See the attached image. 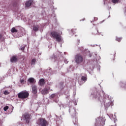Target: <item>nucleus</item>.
Wrapping results in <instances>:
<instances>
[{"mask_svg":"<svg viewBox=\"0 0 126 126\" xmlns=\"http://www.w3.org/2000/svg\"><path fill=\"white\" fill-rule=\"evenodd\" d=\"M50 35L52 38L56 39L57 42H60L62 41V36L60 35L59 32L55 31L52 32L50 33Z\"/></svg>","mask_w":126,"mask_h":126,"instance_id":"nucleus-1","label":"nucleus"},{"mask_svg":"<svg viewBox=\"0 0 126 126\" xmlns=\"http://www.w3.org/2000/svg\"><path fill=\"white\" fill-rule=\"evenodd\" d=\"M13 6H16V3H15V4L13 5Z\"/></svg>","mask_w":126,"mask_h":126,"instance_id":"nucleus-29","label":"nucleus"},{"mask_svg":"<svg viewBox=\"0 0 126 126\" xmlns=\"http://www.w3.org/2000/svg\"><path fill=\"white\" fill-rule=\"evenodd\" d=\"M74 30H75H75H76V29H73L71 30L72 32H73V33L74 34V33H76V32H73Z\"/></svg>","mask_w":126,"mask_h":126,"instance_id":"nucleus-25","label":"nucleus"},{"mask_svg":"<svg viewBox=\"0 0 126 126\" xmlns=\"http://www.w3.org/2000/svg\"><path fill=\"white\" fill-rule=\"evenodd\" d=\"M39 85L40 86H44L45 85V79H40L39 80Z\"/></svg>","mask_w":126,"mask_h":126,"instance_id":"nucleus-10","label":"nucleus"},{"mask_svg":"<svg viewBox=\"0 0 126 126\" xmlns=\"http://www.w3.org/2000/svg\"><path fill=\"white\" fill-rule=\"evenodd\" d=\"M73 123L74 126H78V119L76 118H75L73 120Z\"/></svg>","mask_w":126,"mask_h":126,"instance_id":"nucleus-12","label":"nucleus"},{"mask_svg":"<svg viewBox=\"0 0 126 126\" xmlns=\"http://www.w3.org/2000/svg\"><path fill=\"white\" fill-rule=\"evenodd\" d=\"M35 63H36V59H32L31 61L32 65L35 64Z\"/></svg>","mask_w":126,"mask_h":126,"instance_id":"nucleus-18","label":"nucleus"},{"mask_svg":"<svg viewBox=\"0 0 126 126\" xmlns=\"http://www.w3.org/2000/svg\"><path fill=\"white\" fill-rule=\"evenodd\" d=\"M25 47H26V46L25 45H23L22 46V47L21 48L20 50L24 52V50H25Z\"/></svg>","mask_w":126,"mask_h":126,"instance_id":"nucleus-20","label":"nucleus"},{"mask_svg":"<svg viewBox=\"0 0 126 126\" xmlns=\"http://www.w3.org/2000/svg\"><path fill=\"white\" fill-rule=\"evenodd\" d=\"M3 94L4 95H8V94H9V92H8L7 91H5L3 93Z\"/></svg>","mask_w":126,"mask_h":126,"instance_id":"nucleus-22","label":"nucleus"},{"mask_svg":"<svg viewBox=\"0 0 126 126\" xmlns=\"http://www.w3.org/2000/svg\"><path fill=\"white\" fill-rule=\"evenodd\" d=\"M104 105L105 107H106V108H108L111 106V102H108L107 103L105 104Z\"/></svg>","mask_w":126,"mask_h":126,"instance_id":"nucleus-21","label":"nucleus"},{"mask_svg":"<svg viewBox=\"0 0 126 126\" xmlns=\"http://www.w3.org/2000/svg\"><path fill=\"white\" fill-rule=\"evenodd\" d=\"M20 82L22 84H24V80L23 79L20 80Z\"/></svg>","mask_w":126,"mask_h":126,"instance_id":"nucleus-24","label":"nucleus"},{"mask_svg":"<svg viewBox=\"0 0 126 126\" xmlns=\"http://www.w3.org/2000/svg\"><path fill=\"white\" fill-rule=\"evenodd\" d=\"M75 62L76 63H81L83 62V57L80 54H77L75 56Z\"/></svg>","mask_w":126,"mask_h":126,"instance_id":"nucleus-4","label":"nucleus"},{"mask_svg":"<svg viewBox=\"0 0 126 126\" xmlns=\"http://www.w3.org/2000/svg\"><path fill=\"white\" fill-rule=\"evenodd\" d=\"M31 115L29 113H25L23 115V119L25 121H26V124H29L30 122V117Z\"/></svg>","mask_w":126,"mask_h":126,"instance_id":"nucleus-5","label":"nucleus"},{"mask_svg":"<svg viewBox=\"0 0 126 126\" xmlns=\"http://www.w3.org/2000/svg\"><path fill=\"white\" fill-rule=\"evenodd\" d=\"M33 1L32 0H28L27 1L25 4H26V6L27 7H29L30 6H31V5H32V4H33Z\"/></svg>","mask_w":126,"mask_h":126,"instance_id":"nucleus-8","label":"nucleus"},{"mask_svg":"<svg viewBox=\"0 0 126 126\" xmlns=\"http://www.w3.org/2000/svg\"><path fill=\"white\" fill-rule=\"evenodd\" d=\"M112 3H119L120 2V0H111Z\"/></svg>","mask_w":126,"mask_h":126,"instance_id":"nucleus-17","label":"nucleus"},{"mask_svg":"<svg viewBox=\"0 0 126 126\" xmlns=\"http://www.w3.org/2000/svg\"><path fill=\"white\" fill-rule=\"evenodd\" d=\"M12 33H17L18 32V30L15 29V28L13 27L11 29Z\"/></svg>","mask_w":126,"mask_h":126,"instance_id":"nucleus-16","label":"nucleus"},{"mask_svg":"<svg viewBox=\"0 0 126 126\" xmlns=\"http://www.w3.org/2000/svg\"><path fill=\"white\" fill-rule=\"evenodd\" d=\"M10 62L11 63H16L18 62V58L17 56H13L10 58Z\"/></svg>","mask_w":126,"mask_h":126,"instance_id":"nucleus-7","label":"nucleus"},{"mask_svg":"<svg viewBox=\"0 0 126 126\" xmlns=\"http://www.w3.org/2000/svg\"><path fill=\"white\" fill-rule=\"evenodd\" d=\"M56 97L55 94H53L50 96V99H54Z\"/></svg>","mask_w":126,"mask_h":126,"instance_id":"nucleus-19","label":"nucleus"},{"mask_svg":"<svg viewBox=\"0 0 126 126\" xmlns=\"http://www.w3.org/2000/svg\"><path fill=\"white\" fill-rule=\"evenodd\" d=\"M9 107L8 106H6L4 107L3 110L4 111H7L8 110Z\"/></svg>","mask_w":126,"mask_h":126,"instance_id":"nucleus-23","label":"nucleus"},{"mask_svg":"<svg viewBox=\"0 0 126 126\" xmlns=\"http://www.w3.org/2000/svg\"><path fill=\"white\" fill-rule=\"evenodd\" d=\"M29 97V93L27 91H22L18 94V97L19 99H26Z\"/></svg>","mask_w":126,"mask_h":126,"instance_id":"nucleus-2","label":"nucleus"},{"mask_svg":"<svg viewBox=\"0 0 126 126\" xmlns=\"http://www.w3.org/2000/svg\"><path fill=\"white\" fill-rule=\"evenodd\" d=\"M36 124L37 125L41 126H47L48 125V121H47V120H45L44 118H39L36 121Z\"/></svg>","mask_w":126,"mask_h":126,"instance_id":"nucleus-3","label":"nucleus"},{"mask_svg":"<svg viewBox=\"0 0 126 126\" xmlns=\"http://www.w3.org/2000/svg\"><path fill=\"white\" fill-rule=\"evenodd\" d=\"M39 28H40V27L39 26V25L34 26L33 27V31L37 32V31H39Z\"/></svg>","mask_w":126,"mask_h":126,"instance_id":"nucleus-13","label":"nucleus"},{"mask_svg":"<svg viewBox=\"0 0 126 126\" xmlns=\"http://www.w3.org/2000/svg\"><path fill=\"white\" fill-rule=\"evenodd\" d=\"M32 91L33 94H34L35 95V94H37V87L36 86H33L32 87Z\"/></svg>","mask_w":126,"mask_h":126,"instance_id":"nucleus-9","label":"nucleus"},{"mask_svg":"<svg viewBox=\"0 0 126 126\" xmlns=\"http://www.w3.org/2000/svg\"><path fill=\"white\" fill-rule=\"evenodd\" d=\"M82 81H86L87 80V76L85 75V76H83L81 77Z\"/></svg>","mask_w":126,"mask_h":126,"instance_id":"nucleus-15","label":"nucleus"},{"mask_svg":"<svg viewBox=\"0 0 126 126\" xmlns=\"http://www.w3.org/2000/svg\"><path fill=\"white\" fill-rule=\"evenodd\" d=\"M41 94L43 95H46V94H48V89H44L43 90H42L41 91Z\"/></svg>","mask_w":126,"mask_h":126,"instance_id":"nucleus-14","label":"nucleus"},{"mask_svg":"<svg viewBox=\"0 0 126 126\" xmlns=\"http://www.w3.org/2000/svg\"><path fill=\"white\" fill-rule=\"evenodd\" d=\"M28 82H30V83L32 84V83H35L36 82V81L35 80V79L33 78H30L28 80Z\"/></svg>","mask_w":126,"mask_h":126,"instance_id":"nucleus-11","label":"nucleus"},{"mask_svg":"<svg viewBox=\"0 0 126 126\" xmlns=\"http://www.w3.org/2000/svg\"><path fill=\"white\" fill-rule=\"evenodd\" d=\"M94 97L95 99H98V100H99V101L101 100V98H102V96H101L100 93L99 92H97V91L94 92Z\"/></svg>","mask_w":126,"mask_h":126,"instance_id":"nucleus-6","label":"nucleus"},{"mask_svg":"<svg viewBox=\"0 0 126 126\" xmlns=\"http://www.w3.org/2000/svg\"><path fill=\"white\" fill-rule=\"evenodd\" d=\"M1 38V35L0 34V39Z\"/></svg>","mask_w":126,"mask_h":126,"instance_id":"nucleus-30","label":"nucleus"},{"mask_svg":"<svg viewBox=\"0 0 126 126\" xmlns=\"http://www.w3.org/2000/svg\"><path fill=\"white\" fill-rule=\"evenodd\" d=\"M96 20H98V18H94V21H96Z\"/></svg>","mask_w":126,"mask_h":126,"instance_id":"nucleus-28","label":"nucleus"},{"mask_svg":"<svg viewBox=\"0 0 126 126\" xmlns=\"http://www.w3.org/2000/svg\"><path fill=\"white\" fill-rule=\"evenodd\" d=\"M121 39L120 38H117V41H118V42H121Z\"/></svg>","mask_w":126,"mask_h":126,"instance_id":"nucleus-26","label":"nucleus"},{"mask_svg":"<svg viewBox=\"0 0 126 126\" xmlns=\"http://www.w3.org/2000/svg\"><path fill=\"white\" fill-rule=\"evenodd\" d=\"M22 58L23 59V61H24V60H25V58H26L25 56H23Z\"/></svg>","mask_w":126,"mask_h":126,"instance_id":"nucleus-27","label":"nucleus"}]
</instances>
